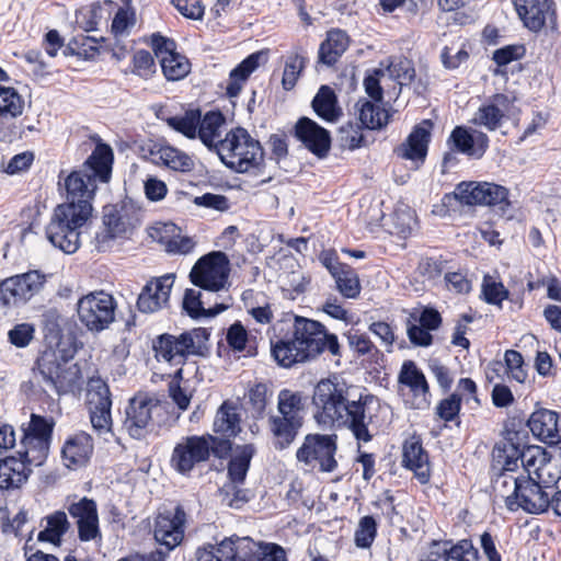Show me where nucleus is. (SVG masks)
<instances>
[{"label":"nucleus","instance_id":"1","mask_svg":"<svg viewBox=\"0 0 561 561\" xmlns=\"http://www.w3.org/2000/svg\"><path fill=\"white\" fill-rule=\"evenodd\" d=\"M114 152L110 145L99 141L80 170L72 171L65 180L67 199L58 205L46 227L48 241L66 254L80 247L79 229L92 214L98 183H107L112 176Z\"/></svg>","mask_w":561,"mask_h":561},{"label":"nucleus","instance_id":"2","mask_svg":"<svg viewBox=\"0 0 561 561\" xmlns=\"http://www.w3.org/2000/svg\"><path fill=\"white\" fill-rule=\"evenodd\" d=\"M77 352L76 343H66L64 347L45 346L33 368L35 377L41 376L44 383L59 396L72 391L81 379L79 365H69Z\"/></svg>","mask_w":561,"mask_h":561},{"label":"nucleus","instance_id":"3","mask_svg":"<svg viewBox=\"0 0 561 561\" xmlns=\"http://www.w3.org/2000/svg\"><path fill=\"white\" fill-rule=\"evenodd\" d=\"M218 152L220 161L236 173H247L251 170L262 172L265 168V151L257 139L251 137L243 127H236L220 140Z\"/></svg>","mask_w":561,"mask_h":561},{"label":"nucleus","instance_id":"4","mask_svg":"<svg viewBox=\"0 0 561 561\" xmlns=\"http://www.w3.org/2000/svg\"><path fill=\"white\" fill-rule=\"evenodd\" d=\"M293 335L296 343L302 348L301 358L314 359L328 351L333 356H339L340 343L334 333H330L324 324L317 320L296 316Z\"/></svg>","mask_w":561,"mask_h":561},{"label":"nucleus","instance_id":"5","mask_svg":"<svg viewBox=\"0 0 561 561\" xmlns=\"http://www.w3.org/2000/svg\"><path fill=\"white\" fill-rule=\"evenodd\" d=\"M549 485H543L531 476H520L514 480V490L505 497V506L510 512L519 508L529 514H542L549 510Z\"/></svg>","mask_w":561,"mask_h":561},{"label":"nucleus","instance_id":"6","mask_svg":"<svg viewBox=\"0 0 561 561\" xmlns=\"http://www.w3.org/2000/svg\"><path fill=\"white\" fill-rule=\"evenodd\" d=\"M508 190L492 182L462 181L458 183L451 194H445L443 201L454 197L462 205L468 206H500L502 209L510 206Z\"/></svg>","mask_w":561,"mask_h":561},{"label":"nucleus","instance_id":"7","mask_svg":"<svg viewBox=\"0 0 561 561\" xmlns=\"http://www.w3.org/2000/svg\"><path fill=\"white\" fill-rule=\"evenodd\" d=\"M229 272L228 255L221 251H213L196 261L190 272V280L196 287L217 293L225 288Z\"/></svg>","mask_w":561,"mask_h":561},{"label":"nucleus","instance_id":"8","mask_svg":"<svg viewBox=\"0 0 561 561\" xmlns=\"http://www.w3.org/2000/svg\"><path fill=\"white\" fill-rule=\"evenodd\" d=\"M336 450L335 434H308L296 451V459L306 466H313L317 462L321 472H333L337 468Z\"/></svg>","mask_w":561,"mask_h":561},{"label":"nucleus","instance_id":"9","mask_svg":"<svg viewBox=\"0 0 561 561\" xmlns=\"http://www.w3.org/2000/svg\"><path fill=\"white\" fill-rule=\"evenodd\" d=\"M46 283L47 275L38 270L8 277L0 283V302L4 307L25 305L44 289Z\"/></svg>","mask_w":561,"mask_h":561},{"label":"nucleus","instance_id":"10","mask_svg":"<svg viewBox=\"0 0 561 561\" xmlns=\"http://www.w3.org/2000/svg\"><path fill=\"white\" fill-rule=\"evenodd\" d=\"M116 302L104 291L91 293L78 301V317L91 332H101L115 319Z\"/></svg>","mask_w":561,"mask_h":561},{"label":"nucleus","instance_id":"11","mask_svg":"<svg viewBox=\"0 0 561 561\" xmlns=\"http://www.w3.org/2000/svg\"><path fill=\"white\" fill-rule=\"evenodd\" d=\"M375 401L377 397L371 393H359L358 398L353 394L332 422L348 428L358 443H368L373 439L368 430L371 416L366 414V408Z\"/></svg>","mask_w":561,"mask_h":561},{"label":"nucleus","instance_id":"12","mask_svg":"<svg viewBox=\"0 0 561 561\" xmlns=\"http://www.w3.org/2000/svg\"><path fill=\"white\" fill-rule=\"evenodd\" d=\"M54 427L55 421L51 416L32 413L27 427L23 430V450L32 454L31 461L36 467L42 466L47 459Z\"/></svg>","mask_w":561,"mask_h":561},{"label":"nucleus","instance_id":"13","mask_svg":"<svg viewBox=\"0 0 561 561\" xmlns=\"http://www.w3.org/2000/svg\"><path fill=\"white\" fill-rule=\"evenodd\" d=\"M186 522L187 514L181 504L157 514L153 537L159 545L165 548L163 551L167 552V556L183 541Z\"/></svg>","mask_w":561,"mask_h":561},{"label":"nucleus","instance_id":"14","mask_svg":"<svg viewBox=\"0 0 561 561\" xmlns=\"http://www.w3.org/2000/svg\"><path fill=\"white\" fill-rule=\"evenodd\" d=\"M553 455H550L546 448L537 445H529L528 440L519 445H512L507 453L503 454L500 459L504 460V470L516 471L518 469V461L530 476L531 469L537 479H542L547 469V463Z\"/></svg>","mask_w":561,"mask_h":561},{"label":"nucleus","instance_id":"15","mask_svg":"<svg viewBox=\"0 0 561 561\" xmlns=\"http://www.w3.org/2000/svg\"><path fill=\"white\" fill-rule=\"evenodd\" d=\"M158 409V401L144 394L134 396L125 408L124 428L134 439H144L154 430L152 421L153 410Z\"/></svg>","mask_w":561,"mask_h":561},{"label":"nucleus","instance_id":"16","mask_svg":"<svg viewBox=\"0 0 561 561\" xmlns=\"http://www.w3.org/2000/svg\"><path fill=\"white\" fill-rule=\"evenodd\" d=\"M353 387L334 379H322L314 387L312 403L331 422L340 413L343 404L352 393Z\"/></svg>","mask_w":561,"mask_h":561},{"label":"nucleus","instance_id":"17","mask_svg":"<svg viewBox=\"0 0 561 561\" xmlns=\"http://www.w3.org/2000/svg\"><path fill=\"white\" fill-rule=\"evenodd\" d=\"M291 135L318 159H325L332 147L330 130L308 116H301L295 123Z\"/></svg>","mask_w":561,"mask_h":561},{"label":"nucleus","instance_id":"18","mask_svg":"<svg viewBox=\"0 0 561 561\" xmlns=\"http://www.w3.org/2000/svg\"><path fill=\"white\" fill-rule=\"evenodd\" d=\"M88 387L91 424L99 434L107 433L112 426L110 387L101 377L90 378Z\"/></svg>","mask_w":561,"mask_h":561},{"label":"nucleus","instance_id":"19","mask_svg":"<svg viewBox=\"0 0 561 561\" xmlns=\"http://www.w3.org/2000/svg\"><path fill=\"white\" fill-rule=\"evenodd\" d=\"M210 446L203 435H192L175 445L171 456L172 468L182 476H187L195 465L209 459Z\"/></svg>","mask_w":561,"mask_h":561},{"label":"nucleus","instance_id":"20","mask_svg":"<svg viewBox=\"0 0 561 561\" xmlns=\"http://www.w3.org/2000/svg\"><path fill=\"white\" fill-rule=\"evenodd\" d=\"M69 515L76 519L78 538L82 542L101 540L102 533L99 524L98 504L88 496L66 505Z\"/></svg>","mask_w":561,"mask_h":561},{"label":"nucleus","instance_id":"21","mask_svg":"<svg viewBox=\"0 0 561 561\" xmlns=\"http://www.w3.org/2000/svg\"><path fill=\"white\" fill-rule=\"evenodd\" d=\"M193 342L188 332L180 335L162 333L152 340V351L158 362L184 365L187 357L193 355Z\"/></svg>","mask_w":561,"mask_h":561},{"label":"nucleus","instance_id":"22","mask_svg":"<svg viewBox=\"0 0 561 561\" xmlns=\"http://www.w3.org/2000/svg\"><path fill=\"white\" fill-rule=\"evenodd\" d=\"M449 148L473 159H481L490 146L489 136L468 126H456L448 139Z\"/></svg>","mask_w":561,"mask_h":561},{"label":"nucleus","instance_id":"23","mask_svg":"<svg viewBox=\"0 0 561 561\" xmlns=\"http://www.w3.org/2000/svg\"><path fill=\"white\" fill-rule=\"evenodd\" d=\"M398 383L409 388L412 394L410 408L425 409L430 405V385L424 373L413 360H404L398 375Z\"/></svg>","mask_w":561,"mask_h":561},{"label":"nucleus","instance_id":"24","mask_svg":"<svg viewBox=\"0 0 561 561\" xmlns=\"http://www.w3.org/2000/svg\"><path fill=\"white\" fill-rule=\"evenodd\" d=\"M19 457L8 456L0 459V490H13L24 484L32 473V456L27 450L18 451Z\"/></svg>","mask_w":561,"mask_h":561},{"label":"nucleus","instance_id":"25","mask_svg":"<svg viewBox=\"0 0 561 561\" xmlns=\"http://www.w3.org/2000/svg\"><path fill=\"white\" fill-rule=\"evenodd\" d=\"M173 283L174 276L170 274L148 282L138 296V310L152 313L163 308L169 302Z\"/></svg>","mask_w":561,"mask_h":561},{"label":"nucleus","instance_id":"26","mask_svg":"<svg viewBox=\"0 0 561 561\" xmlns=\"http://www.w3.org/2000/svg\"><path fill=\"white\" fill-rule=\"evenodd\" d=\"M129 225L130 224L126 215V204H123L121 207L117 205L104 206V229L95 236L98 250L104 251L112 240L124 237L128 231Z\"/></svg>","mask_w":561,"mask_h":561},{"label":"nucleus","instance_id":"27","mask_svg":"<svg viewBox=\"0 0 561 561\" xmlns=\"http://www.w3.org/2000/svg\"><path fill=\"white\" fill-rule=\"evenodd\" d=\"M514 99H511L507 94L495 93L491 96L490 102L482 104L470 123L474 126L484 127L489 131H495L499 129L504 118L506 117L505 112L510 110Z\"/></svg>","mask_w":561,"mask_h":561},{"label":"nucleus","instance_id":"28","mask_svg":"<svg viewBox=\"0 0 561 561\" xmlns=\"http://www.w3.org/2000/svg\"><path fill=\"white\" fill-rule=\"evenodd\" d=\"M401 463L405 469L414 472L421 484L428 483L431 478L430 459L420 436L413 435L404 440Z\"/></svg>","mask_w":561,"mask_h":561},{"label":"nucleus","instance_id":"29","mask_svg":"<svg viewBox=\"0 0 561 561\" xmlns=\"http://www.w3.org/2000/svg\"><path fill=\"white\" fill-rule=\"evenodd\" d=\"M433 126L431 119H423L416 124L405 141L397 149L398 156L407 160L424 161L427 156Z\"/></svg>","mask_w":561,"mask_h":561},{"label":"nucleus","instance_id":"30","mask_svg":"<svg viewBox=\"0 0 561 561\" xmlns=\"http://www.w3.org/2000/svg\"><path fill=\"white\" fill-rule=\"evenodd\" d=\"M528 417L526 414L523 411H515L504 422L502 431L503 440L495 444L493 448L494 457H502L511 448V444L519 445L528 440Z\"/></svg>","mask_w":561,"mask_h":561},{"label":"nucleus","instance_id":"31","mask_svg":"<svg viewBox=\"0 0 561 561\" xmlns=\"http://www.w3.org/2000/svg\"><path fill=\"white\" fill-rule=\"evenodd\" d=\"M559 414L552 410L538 409L528 417V427L535 437L549 444L561 440V430L558 426Z\"/></svg>","mask_w":561,"mask_h":561},{"label":"nucleus","instance_id":"32","mask_svg":"<svg viewBox=\"0 0 561 561\" xmlns=\"http://www.w3.org/2000/svg\"><path fill=\"white\" fill-rule=\"evenodd\" d=\"M514 5L524 26L534 33L540 32L547 20V15L554 11L547 1L540 0H514Z\"/></svg>","mask_w":561,"mask_h":561},{"label":"nucleus","instance_id":"33","mask_svg":"<svg viewBox=\"0 0 561 561\" xmlns=\"http://www.w3.org/2000/svg\"><path fill=\"white\" fill-rule=\"evenodd\" d=\"M271 432L274 436V448L287 449L296 439L304 425L302 416L272 415L270 417Z\"/></svg>","mask_w":561,"mask_h":561},{"label":"nucleus","instance_id":"34","mask_svg":"<svg viewBox=\"0 0 561 561\" xmlns=\"http://www.w3.org/2000/svg\"><path fill=\"white\" fill-rule=\"evenodd\" d=\"M226 124V116L220 110H210L204 115L201 113V125L198 126L197 138L211 152H218L221 149L220 127Z\"/></svg>","mask_w":561,"mask_h":561},{"label":"nucleus","instance_id":"35","mask_svg":"<svg viewBox=\"0 0 561 561\" xmlns=\"http://www.w3.org/2000/svg\"><path fill=\"white\" fill-rule=\"evenodd\" d=\"M316 115L325 123H336L343 115L335 91L322 84L311 101Z\"/></svg>","mask_w":561,"mask_h":561},{"label":"nucleus","instance_id":"36","mask_svg":"<svg viewBox=\"0 0 561 561\" xmlns=\"http://www.w3.org/2000/svg\"><path fill=\"white\" fill-rule=\"evenodd\" d=\"M66 318L58 313L57 310H48L42 317V330L45 346L64 347L66 343H76V336L62 334V328L66 324Z\"/></svg>","mask_w":561,"mask_h":561},{"label":"nucleus","instance_id":"37","mask_svg":"<svg viewBox=\"0 0 561 561\" xmlns=\"http://www.w3.org/2000/svg\"><path fill=\"white\" fill-rule=\"evenodd\" d=\"M355 108L358 113L357 129L380 130L389 122V113L379 103L366 98H360L355 103Z\"/></svg>","mask_w":561,"mask_h":561},{"label":"nucleus","instance_id":"38","mask_svg":"<svg viewBox=\"0 0 561 561\" xmlns=\"http://www.w3.org/2000/svg\"><path fill=\"white\" fill-rule=\"evenodd\" d=\"M263 57L266 58V53L263 50L252 53L230 71V81L226 88V94L229 98H236L240 94L242 84L259 68Z\"/></svg>","mask_w":561,"mask_h":561},{"label":"nucleus","instance_id":"39","mask_svg":"<svg viewBox=\"0 0 561 561\" xmlns=\"http://www.w3.org/2000/svg\"><path fill=\"white\" fill-rule=\"evenodd\" d=\"M350 37L345 31L333 28L327 33V38L320 44L318 61L325 66H333L345 53Z\"/></svg>","mask_w":561,"mask_h":561},{"label":"nucleus","instance_id":"40","mask_svg":"<svg viewBox=\"0 0 561 561\" xmlns=\"http://www.w3.org/2000/svg\"><path fill=\"white\" fill-rule=\"evenodd\" d=\"M256 454L254 444L237 445L234 454L230 456L227 466V476L232 484H243Z\"/></svg>","mask_w":561,"mask_h":561},{"label":"nucleus","instance_id":"41","mask_svg":"<svg viewBox=\"0 0 561 561\" xmlns=\"http://www.w3.org/2000/svg\"><path fill=\"white\" fill-rule=\"evenodd\" d=\"M226 342L234 354L245 353V356L254 357L257 354L256 339L251 336L248 329L240 320H236L226 330Z\"/></svg>","mask_w":561,"mask_h":561},{"label":"nucleus","instance_id":"42","mask_svg":"<svg viewBox=\"0 0 561 561\" xmlns=\"http://www.w3.org/2000/svg\"><path fill=\"white\" fill-rule=\"evenodd\" d=\"M271 354L275 362L284 368L309 360L308 358H301L304 352L296 343L294 335L291 337L278 339L276 342L271 341Z\"/></svg>","mask_w":561,"mask_h":561},{"label":"nucleus","instance_id":"43","mask_svg":"<svg viewBox=\"0 0 561 561\" xmlns=\"http://www.w3.org/2000/svg\"><path fill=\"white\" fill-rule=\"evenodd\" d=\"M241 419L237 407L230 401H224L218 408L213 430L225 437H236L241 432Z\"/></svg>","mask_w":561,"mask_h":561},{"label":"nucleus","instance_id":"44","mask_svg":"<svg viewBox=\"0 0 561 561\" xmlns=\"http://www.w3.org/2000/svg\"><path fill=\"white\" fill-rule=\"evenodd\" d=\"M44 519L46 520V526L38 533L37 540L41 542H49L54 546H60L62 537L70 528L66 512L55 511L45 516Z\"/></svg>","mask_w":561,"mask_h":561},{"label":"nucleus","instance_id":"45","mask_svg":"<svg viewBox=\"0 0 561 561\" xmlns=\"http://www.w3.org/2000/svg\"><path fill=\"white\" fill-rule=\"evenodd\" d=\"M307 53L301 47H296L287 57L282 78V85L285 91H290L295 88L302 70L307 66Z\"/></svg>","mask_w":561,"mask_h":561},{"label":"nucleus","instance_id":"46","mask_svg":"<svg viewBox=\"0 0 561 561\" xmlns=\"http://www.w3.org/2000/svg\"><path fill=\"white\" fill-rule=\"evenodd\" d=\"M167 125L182 134L188 139H195L198 135V126L201 125V108H192L185 111L183 115H175L165 118Z\"/></svg>","mask_w":561,"mask_h":561},{"label":"nucleus","instance_id":"47","mask_svg":"<svg viewBox=\"0 0 561 561\" xmlns=\"http://www.w3.org/2000/svg\"><path fill=\"white\" fill-rule=\"evenodd\" d=\"M251 543L252 540L249 538L232 536L225 538L215 550L220 561H248V552L242 554V550L248 548L252 551L250 548Z\"/></svg>","mask_w":561,"mask_h":561},{"label":"nucleus","instance_id":"48","mask_svg":"<svg viewBox=\"0 0 561 561\" xmlns=\"http://www.w3.org/2000/svg\"><path fill=\"white\" fill-rule=\"evenodd\" d=\"M91 437L85 433L69 437L61 449L62 458L71 465H80L91 448Z\"/></svg>","mask_w":561,"mask_h":561},{"label":"nucleus","instance_id":"49","mask_svg":"<svg viewBox=\"0 0 561 561\" xmlns=\"http://www.w3.org/2000/svg\"><path fill=\"white\" fill-rule=\"evenodd\" d=\"M339 293L348 299H355L360 294V282L355 270L348 264L333 276Z\"/></svg>","mask_w":561,"mask_h":561},{"label":"nucleus","instance_id":"50","mask_svg":"<svg viewBox=\"0 0 561 561\" xmlns=\"http://www.w3.org/2000/svg\"><path fill=\"white\" fill-rule=\"evenodd\" d=\"M163 76L168 81H179L185 78L191 71L190 60L179 53L171 55V57H163L160 60Z\"/></svg>","mask_w":561,"mask_h":561},{"label":"nucleus","instance_id":"51","mask_svg":"<svg viewBox=\"0 0 561 561\" xmlns=\"http://www.w3.org/2000/svg\"><path fill=\"white\" fill-rule=\"evenodd\" d=\"M23 108L24 100L16 90L0 85V118H15L23 113Z\"/></svg>","mask_w":561,"mask_h":561},{"label":"nucleus","instance_id":"52","mask_svg":"<svg viewBox=\"0 0 561 561\" xmlns=\"http://www.w3.org/2000/svg\"><path fill=\"white\" fill-rule=\"evenodd\" d=\"M448 542L446 549L448 561H479V550L474 547L471 539L465 538L458 541L451 539L445 540Z\"/></svg>","mask_w":561,"mask_h":561},{"label":"nucleus","instance_id":"53","mask_svg":"<svg viewBox=\"0 0 561 561\" xmlns=\"http://www.w3.org/2000/svg\"><path fill=\"white\" fill-rule=\"evenodd\" d=\"M461 405V396L457 392H454L437 403L435 408V414L445 423L455 422V424L459 426L461 423L459 417Z\"/></svg>","mask_w":561,"mask_h":561},{"label":"nucleus","instance_id":"54","mask_svg":"<svg viewBox=\"0 0 561 561\" xmlns=\"http://www.w3.org/2000/svg\"><path fill=\"white\" fill-rule=\"evenodd\" d=\"M102 19L103 8L100 2H93L90 5L82 7L76 12L77 23L84 32L98 30V25Z\"/></svg>","mask_w":561,"mask_h":561},{"label":"nucleus","instance_id":"55","mask_svg":"<svg viewBox=\"0 0 561 561\" xmlns=\"http://www.w3.org/2000/svg\"><path fill=\"white\" fill-rule=\"evenodd\" d=\"M160 159L163 164L174 171H191L194 163L193 160L184 152L173 148L164 147L160 150Z\"/></svg>","mask_w":561,"mask_h":561},{"label":"nucleus","instance_id":"56","mask_svg":"<svg viewBox=\"0 0 561 561\" xmlns=\"http://www.w3.org/2000/svg\"><path fill=\"white\" fill-rule=\"evenodd\" d=\"M277 408L280 415L300 416L299 412L304 410L302 397L299 392L283 389L278 393Z\"/></svg>","mask_w":561,"mask_h":561},{"label":"nucleus","instance_id":"57","mask_svg":"<svg viewBox=\"0 0 561 561\" xmlns=\"http://www.w3.org/2000/svg\"><path fill=\"white\" fill-rule=\"evenodd\" d=\"M482 296L486 304L502 306L503 300L508 299L510 291L502 282H495L485 275L482 283Z\"/></svg>","mask_w":561,"mask_h":561},{"label":"nucleus","instance_id":"58","mask_svg":"<svg viewBox=\"0 0 561 561\" xmlns=\"http://www.w3.org/2000/svg\"><path fill=\"white\" fill-rule=\"evenodd\" d=\"M377 522L371 515H366L359 519L355 531V545L358 548H369L377 536Z\"/></svg>","mask_w":561,"mask_h":561},{"label":"nucleus","instance_id":"59","mask_svg":"<svg viewBox=\"0 0 561 561\" xmlns=\"http://www.w3.org/2000/svg\"><path fill=\"white\" fill-rule=\"evenodd\" d=\"M385 76L383 69L373 68L368 69L364 78V89L366 94L375 103H382L383 101V89L380 84L381 78Z\"/></svg>","mask_w":561,"mask_h":561},{"label":"nucleus","instance_id":"60","mask_svg":"<svg viewBox=\"0 0 561 561\" xmlns=\"http://www.w3.org/2000/svg\"><path fill=\"white\" fill-rule=\"evenodd\" d=\"M356 127H358V125L350 121L339 128L341 141L343 146L347 147L350 150H356L367 146V140L362 133L363 129H357Z\"/></svg>","mask_w":561,"mask_h":561},{"label":"nucleus","instance_id":"61","mask_svg":"<svg viewBox=\"0 0 561 561\" xmlns=\"http://www.w3.org/2000/svg\"><path fill=\"white\" fill-rule=\"evenodd\" d=\"M131 72L146 80L152 77L156 72V62L148 50L139 49L134 54Z\"/></svg>","mask_w":561,"mask_h":561},{"label":"nucleus","instance_id":"62","mask_svg":"<svg viewBox=\"0 0 561 561\" xmlns=\"http://www.w3.org/2000/svg\"><path fill=\"white\" fill-rule=\"evenodd\" d=\"M504 362L507 373L511 374L512 378L517 382H524L527 378V370L523 355L515 350H507L504 354Z\"/></svg>","mask_w":561,"mask_h":561},{"label":"nucleus","instance_id":"63","mask_svg":"<svg viewBox=\"0 0 561 561\" xmlns=\"http://www.w3.org/2000/svg\"><path fill=\"white\" fill-rule=\"evenodd\" d=\"M182 309L190 318L195 320L201 319L205 311L201 291L193 288L185 289L182 300Z\"/></svg>","mask_w":561,"mask_h":561},{"label":"nucleus","instance_id":"64","mask_svg":"<svg viewBox=\"0 0 561 561\" xmlns=\"http://www.w3.org/2000/svg\"><path fill=\"white\" fill-rule=\"evenodd\" d=\"M526 48L524 45H506L493 51L492 60L499 66L504 67L508 64L519 60L524 57Z\"/></svg>","mask_w":561,"mask_h":561}]
</instances>
